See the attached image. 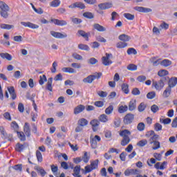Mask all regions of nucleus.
<instances>
[{
    "mask_svg": "<svg viewBox=\"0 0 177 177\" xmlns=\"http://www.w3.org/2000/svg\"><path fill=\"white\" fill-rule=\"evenodd\" d=\"M131 133L128 129H124L119 131V136H121V138H123L120 142L121 146H127L129 144V142H131L129 136H131Z\"/></svg>",
    "mask_w": 177,
    "mask_h": 177,
    "instance_id": "obj_1",
    "label": "nucleus"
},
{
    "mask_svg": "<svg viewBox=\"0 0 177 177\" xmlns=\"http://www.w3.org/2000/svg\"><path fill=\"white\" fill-rule=\"evenodd\" d=\"M102 75H103L102 73H95V75H90L84 78L83 82H84V84H92L94 80H99Z\"/></svg>",
    "mask_w": 177,
    "mask_h": 177,
    "instance_id": "obj_2",
    "label": "nucleus"
},
{
    "mask_svg": "<svg viewBox=\"0 0 177 177\" xmlns=\"http://www.w3.org/2000/svg\"><path fill=\"white\" fill-rule=\"evenodd\" d=\"M99 168V160H93L91 162L90 165H87L84 167L86 172H92L94 169H97Z\"/></svg>",
    "mask_w": 177,
    "mask_h": 177,
    "instance_id": "obj_3",
    "label": "nucleus"
},
{
    "mask_svg": "<svg viewBox=\"0 0 177 177\" xmlns=\"http://www.w3.org/2000/svg\"><path fill=\"white\" fill-rule=\"evenodd\" d=\"M164 81H165V78L163 77L158 82H153L152 86L156 89V91H161L164 86H165V84L164 83Z\"/></svg>",
    "mask_w": 177,
    "mask_h": 177,
    "instance_id": "obj_4",
    "label": "nucleus"
},
{
    "mask_svg": "<svg viewBox=\"0 0 177 177\" xmlns=\"http://www.w3.org/2000/svg\"><path fill=\"white\" fill-rule=\"evenodd\" d=\"M106 56L102 57V64L104 66H110V64H113V61L110 59L111 57H113V54L111 53H106Z\"/></svg>",
    "mask_w": 177,
    "mask_h": 177,
    "instance_id": "obj_5",
    "label": "nucleus"
},
{
    "mask_svg": "<svg viewBox=\"0 0 177 177\" xmlns=\"http://www.w3.org/2000/svg\"><path fill=\"white\" fill-rule=\"evenodd\" d=\"M133 120H135V115L127 113L123 119V122L125 125H129V124H132Z\"/></svg>",
    "mask_w": 177,
    "mask_h": 177,
    "instance_id": "obj_6",
    "label": "nucleus"
},
{
    "mask_svg": "<svg viewBox=\"0 0 177 177\" xmlns=\"http://www.w3.org/2000/svg\"><path fill=\"white\" fill-rule=\"evenodd\" d=\"M28 147V144L27 142H25L24 144H21L20 142L17 143L15 145V150L18 153H21V151H24L25 149Z\"/></svg>",
    "mask_w": 177,
    "mask_h": 177,
    "instance_id": "obj_7",
    "label": "nucleus"
},
{
    "mask_svg": "<svg viewBox=\"0 0 177 177\" xmlns=\"http://www.w3.org/2000/svg\"><path fill=\"white\" fill-rule=\"evenodd\" d=\"M100 140H102V138L97 135L91 138L90 143L92 149H96L97 147V142H100Z\"/></svg>",
    "mask_w": 177,
    "mask_h": 177,
    "instance_id": "obj_8",
    "label": "nucleus"
},
{
    "mask_svg": "<svg viewBox=\"0 0 177 177\" xmlns=\"http://www.w3.org/2000/svg\"><path fill=\"white\" fill-rule=\"evenodd\" d=\"M8 92L10 93L11 99L12 100H16L17 98V94H16V90L13 86L7 87Z\"/></svg>",
    "mask_w": 177,
    "mask_h": 177,
    "instance_id": "obj_9",
    "label": "nucleus"
},
{
    "mask_svg": "<svg viewBox=\"0 0 177 177\" xmlns=\"http://www.w3.org/2000/svg\"><path fill=\"white\" fill-rule=\"evenodd\" d=\"M98 8L101 10H106L107 9L113 8V3L110 2L101 3L98 4Z\"/></svg>",
    "mask_w": 177,
    "mask_h": 177,
    "instance_id": "obj_10",
    "label": "nucleus"
},
{
    "mask_svg": "<svg viewBox=\"0 0 177 177\" xmlns=\"http://www.w3.org/2000/svg\"><path fill=\"white\" fill-rule=\"evenodd\" d=\"M21 26H24V27H28V28H32V30H37V28H39V26L32 24L30 21L28 22H24L22 21L21 22Z\"/></svg>",
    "mask_w": 177,
    "mask_h": 177,
    "instance_id": "obj_11",
    "label": "nucleus"
},
{
    "mask_svg": "<svg viewBox=\"0 0 177 177\" xmlns=\"http://www.w3.org/2000/svg\"><path fill=\"white\" fill-rule=\"evenodd\" d=\"M90 125H91L93 132H96L99 125H100V122L97 119H94L90 122Z\"/></svg>",
    "mask_w": 177,
    "mask_h": 177,
    "instance_id": "obj_12",
    "label": "nucleus"
},
{
    "mask_svg": "<svg viewBox=\"0 0 177 177\" xmlns=\"http://www.w3.org/2000/svg\"><path fill=\"white\" fill-rule=\"evenodd\" d=\"M68 8L70 9H75V8H78L79 9H85L86 6L85 4L82 2H75L68 6Z\"/></svg>",
    "mask_w": 177,
    "mask_h": 177,
    "instance_id": "obj_13",
    "label": "nucleus"
},
{
    "mask_svg": "<svg viewBox=\"0 0 177 177\" xmlns=\"http://www.w3.org/2000/svg\"><path fill=\"white\" fill-rule=\"evenodd\" d=\"M125 176H129L131 175H139V170L138 169H126L124 171Z\"/></svg>",
    "mask_w": 177,
    "mask_h": 177,
    "instance_id": "obj_14",
    "label": "nucleus"
},
{
    "mask_svg": "<svg viewBox=\"0 0 177 177\" xmlns=\"http://www.w3.org/2000/svg\"><path fill=\"white\" fill-rule=\"evenodd\" d=\"M50 35L54 37V38H58V39H63V38H67V34H63L60 33L59 32L55 31H51Z\"/></svg>",
    "mask_w": 177,
    "mask_h": 177,
    "instance_id": "obj_15",
    "label": "nucleus"
},
{
    "mask_svg": "<svg viewBox=\"0 0 177 177\" xmlns=\"http://www.w3.org/2000/svg\"><path fill=\"white\" fill-rule=\"evenodd\" d=\"M51 23H54L55 26H59L63 27V26H67V21L64 20H59L57 19H51Z\"/></svg>",
    "mask_w": 177,
    "mask_h": 177,
    "instance_id": "obj_16",
    "label": "nucleus"
},
{
    "mask_svg": "<svg viewBox=\"0 0 177 177\" xmlns=\"http://www.w3.org/2000/svg\"><path fill=\"white\" fill-rule=\"evenodd\" d=\"M135 10L137 12H140L141 13H150L151 12V8H147L145 7L136 6L134 8Z\"/></svg>",
    "mask_w": 177,
    "mask_h": 177,
    "instance_id": "obj_17",
    "label": "nucleus"
},
{
    "mask_svg": "<svg viewBox=\"0 0 177 177\" xmlns=\"http://www.w3.org/2000/svg\"><path fill=\"white\" fill-rule=\"evenodd\" d=\"M176 84H177V77H173L169 80V82H168L169 88H171L172 89V88H175V86H176Z\"/></svg>",
    "mask_w": 177,
    "mask_h": 177,
    "instance_id": "obj_18",
    "label": "nucleus"
},
{
    "mask_svg": "<svg viewBox=\"0 0 177 177\" xmlns=\"http://www.w3.org/2000/svg\"><path fill=\"white\" fill-rule=\"evenodd\" d=\"M85 110V106L82 104H79L76 107H75L73 110L74 114H80V113H82Z\"/></svg>",
    "mask_w": 177,
    "mask_h": 177,
    "instance_id": "obj_19",
    "label": "nucleus"
},
{
    "mask_svg": "<svg viewBox=\"0 0 177 177\" xmlns=\"http://www.w3.org/2000/svg\"><path fill=\"white\" fill-rule=\"evenodd\" d=\"M172 92V88L167 86L162 93V97L165 99H168L171 96V93Z\"/></svg>",
    "mask_w": 177,
    "mask_h": 177,
    "instance_id": "obj_20",
    "label": "nucleus"
},
{
    "mask_svg": "<svg viewBox=\"0 0 177 177\" xmlns=\"http://www.w3.org/2000/svg\"><path fill=\"white\" fill-rule=\"evenodd\" d=\"M52 84H53V77H50L48 80V82L46 86V89L49 91V92H53V87L52 86Z\"/></svg>",
    "mask_w": 177,
    "mask_h": 177,
    "instance_id": "obj_21",
    "label": "nucleus"
},
{
    "mask_svg": "<svg viewBox=\"0 0 177 177\" xmlns=\"http://www.w3.org/2000/svg\"><path fill=\"white\" fill-rule=\"evenodd\" d=\"M77 32L79 35H80V37H83V38H84L86 41H89V36L91 35L90 32L86 33L85 31L82 30H78Z\"/></svg>",
    "mask_w": 177,
    "mask_h": 177,
    "instance_id": "obj_22",
    "label": "nucleus"
},
{
    "mask_svg": "<svg viewBox=\"0 0 177 177\" xmlns=\"http://www.w3.org/2000/svg\"><path fill=\"white\" fill-rule=\"evenodd\" d=\"M167 162L166 161H164L163 162H156L154 165V167L156 169H165L166 168V165H167Z\"/></svg>",
    "mask_w": 177,
    "mask_h": 177,
    "instance_id": "obj_23",
    "label": "nucleus"
},
{
    "mask_svg": "<svg viewBox=\"0 0 177 177\" xmlns=\"http://www.w3.org/2000/svg\"><path fill=\"white\" fill-rule=\"evenodd\" d=\"M24 131L25 133V135L26 136L30 137L31 135V129H30V124L26 122L24 128Z\"/></svg>",
    "mask_w": 177,
    "mask_h": 177,
    "instance_id": "obj_24",
    "label": "nucleus"
},
{
    "mask_svg": "<svg viewBox=\"0 0 177 177\" xmlns=\"http://www.w3.org/2000/svg\"><path fill=\"white\" fill-rule=\"evenodd\" d=\"M119 39L120 41H122V42H129V41H131V37L128 35L122 34L119 35Z\"/></svg>",
    "mask_w": 177,
    "mask_h": 177,
    "instance_id": "obj_25",
    "label": "nucleus"
},
{
    "mask_svg": "<svg viewBox=\"0 0 177 177\" xmlns=\"http://www.w3.org/2000/svg\"><path fill=\"white\" fill-rule=\"evenodd\" d=\"M94 30H96L97 31H99L100 32H104V31H106V28H104L103 26L99 24H95L93 25Z\"/></svg>",
    "mask_w": 177,
    "mask_h": 177,
    "instance_id": "obj_26",
    "label": "nucleus"
},
{
    "mask_svg": "<svg viewBox=\"0 0 177 177\" xmlns=\"http://www.w3.org/2000/svg\"><path fill=\"white\" fill-rule=\"evenodd\" d=\"M136 109V100H131L129 103V111H133Z\"/></svg>",
    "mask_w": 177,
    "mask_h": 177,
    "instance_id": "obj_27",
    "label": "nucleus"
},
{
    "mask_svg": "<svg viewBox=\"0 0 177 177\" xmlns=\"http://www.w3.org/2000/svg\"><path fill=\"white\" fill-rule=\"evenodd\" d=\"M98 120L100 122L106 124V122H109V116L104 113L99 116Z\"/></svg>",
    "mask_w": 177,
    "mask_h": 177,
    "instance_id": "obj_28",
    "label": "nucleus"
},
{
    "mask_svg": "<svg viewBox=\"0 0 177 177\" xmlns=\"http://www.w3.org/2000/svg\"><path fill=\"white\" fill-rule=\"evenodd\" d=\"M10 10V8L9 7V6H8L6 3L2 1H0V12H2L3 10Z\"/></svg>",
    "mask_w": 177,
    "mask_h": 177,
    "instance_id": "obj_29",
    "label": "nucleus"
},
{
    "mask_svg": "<svg viewBox=\"0 0 177 177\" xmlns=\"http://www.w3.org/2000/svg\"><path fill=\"white\" fill-rule=\"evenodd\" d=\"M149 145H153L152 147V150H158L161 147V144L159 141H154L149 142Z\"/></svg>",
    "mask_w": 177,
    "mask_h": 177,
    "instance_id": "obj_30",
    "label": "nucleus"
},
{
    "mask_svg": "<svg viewBox=\"0 0 177 177\" xmlns=\"http://www.w3.org/2000/svg\"><path fill=\"white\" fill-rule=\"evenodd\" d=\"M0 56L2 59H6V60H8L9 62L12 59V55L8 53H0Z\"/></svg>",
    "mask_w": 177,
    "mask_h": 177,
    "instance_id": "obj_31",
    "label": "nucleus"
},
{
    "mask_svg": "<svg viewBox=\"0 0 177 177\" xmlns=\"http://www.w3.org/2000/svg\"><path fill=\"white\" fill-rule=\"evenodd\" d=\"M118 113H120V114H124V113H127V111H128V106L127 105H121L118 107Z\"/></svg>",
    "mask_w": 177,
    "mask_h": 177,
    "instance_id": "obj_32",
    "label": "nucleus"
},
{
    "mask_svg": "<svg viewBox=\"0 0 177 177\" xmlns=\"http://www.w3.org/2000/svg\"><path fill=\"white\" fill-rule=\"evenodd\" d=\"M88 120L85 118H81L77 122V125L80 127H86L88 125Z\"/></svg>",
    "mask_w": 177,
    "mask_h": 177,
    "instance_id": "obj_33",
    "label": "nucleus"
},
{
    "mask_svg": "<svg viewBox=\"0 0 177 177\" xmlns=\"http://www.w3.org/2000/svg\"><path fill=\"white\" fill-rule=\"evenodd\" d=\"M122 91L125 93L126 95H128L129 93V85L128 84L124 83L121 86Z\"/></svg>",
    "mask_w": 177,
    "mask_h": 177,
    "instance_id": "obj_34",
    "label": "nucleus"
},
{
    "mask_svg": "<svg viewBox=\"0 0 177 177\" xmlns=\"http://www.w3.org/2000/svg\"><path fill=\"white\" fill-rule=\"evenodd\" d=\"M35 169L38 172V174H40L41 176L44 177L46 175V171L45 169H42L39 166H37Z\"/></svg>",
    "mask_w": 177,
    "mask_h": 177,
    "instance_id": "obj_35",
    "label": "nucleus"
},
{
    "mask_svg": "<svg viewBox=\"0 0 177 177\" xmlns=\"http://www.w3.org/2000/svg\"><path fill=\"white\" fill-rule=\"evenodd\" d=\"M0 28H1L2 30H11V28H15V26L6 24H0Z\"/></svg>",
    "mask_w": 177,
    "mask_h": 177,
    "instance_id": "obj_36",
    "label": "nucleus"
},
{
    "mask_svg": "<svg viewBox=\"0 0 177 177\" xmlns=\"http://www.w3.org/2000/svg\"><path fill=\"white\" fill-rule=\"evenodd\" d=\"M113 111H114V106L109 105L105 109V114H106V115H110V114L113 113Z\"/></svg>",
    "mask_w": 177,
    "mask_h": 177,
    "instance_id": "obj_37",
    "label": "nucleus"
},
{
    "mask_svg": "<svg viewBox=\"0 0 177 177\" xmlns=\"http://www.w3.org/2000/svg\"><path fill=\"white\" fill-rule=\"evenodd\" d=\"M60 3H62L60 0H53L50 3V6L51 8H58V6H60Z\"/></svg>",
    "mask_w": 177,
    "mask_h": 177,
    "instance_id": "obj_38",
    "label": "nucleus"
},
{
    "mask_svg": "<svg viewBox=\"0 0 177 177\" xmlns=\"http://www.w3.org/2000/svg\"><path fill=\"white\" fill-rule=\"evenodd\" d=\"M171 64H172V62H171V60H169V59H163L160 62V65L163 66V67H169V66H171Z\"/></svg>",
    "mask_w": 177,
    "mask_h": 177,
    "instance_id": "obj_39",
    "label": "nucleus"
},
{
    "mask_svg": "<svg viewBox=\"0 0 177 177\" xmlns=\"http://www.w3.org/2000/svg\"><path fill=\"white\" fill-rule=\"evenodd\" d=\"M17 133L19 140H21V142H25L26 134H24L23 131H17Z\"/></svg>",
    "mask_w": 177,
    "mask_h": 177,
    "instance_id": "obj_40",
    "label": "nucleus"
},
{
    "mask_svg": "<svg viewBox=\"0 0 177 177\" xmlns=\"http://www.w3.org/2000/svg\"><path fill=\"white\" fill-rule=\"evenodd\" d=\"M62 71L63 73H69L70 74H74V73H75V70L70 67L62 68Z\"/></svg>",
    "mask_w": 177,
    "mask_h": 177,
    "instance_id": "obj_41",
    "label": "nucleus"
},
{
    "mask_svg": "<svg viewBox=\"0 0 177 177\" xmlns=\"http://www.w3.org/2000/svg\"><path fill=\"white\" fill-rule=\"evenodd\" d=\"M36 158L38 162H42L44 161V158L42 157V153L39 150L36 151Z\"/></svg>",
    "mask_w": 177,
    "mask_h": 177,
    "instance_id": "obj_42",
    "label": "nucleus"
},
{
    "mask_svg": "<svg viewBox=\"0 0 177 177\" xmlns=\"http://www.w3.org/2000/svg\"><path fill=\"white\" fill-rule=\"evenodd\" d=\"M73 172H74V174H73V176H80V172H81V166L80 165L75 166L74 167Z\"/></svg>",
    "mask_w": 177,
    "mask_h": 177,
    "instance_id": "obj_43",
    "label": "nucleus"
},
{
    "mask_svg": "<svg viewBox=\"0 0 177 177\" xmlns=\"http://www.w3.org/2000/svg\"><path fill=\"white\" fill-rule=\"evenodd\" d=\"M89 160H91V156L88 155V152H84V154L82 158V160L84 161L85 164H88V162H89Z\"/></svg>",
    "mask_w": 177,
    "mask_h": 177,
    "instance_id": "obj_44",
    "label": "nucleus"
},
{
    "mask_svg": "<svg viewBox=\"0 0 177 177\" xmlns=\"http://www.w3.org/2000/svg\"><path fill=\"white\" fill-rule=\"evenodd\" d=\"M10 10H3V11H0V15L3 19H8V17H9V11Z\"/></svg>",
    "mask_w": 177,
    "mask_h": 177,
    "instance_id": "obj_45",
    "label": "nucleus"
},
{
    "mask_svg": "<svg viewBox=\"0 0 177 177\" xmlns=\"http://www.w3.org/2000/svg\"><path fill=\"white\" fill-rule=\"evenodd\" d=\"M146 107H147L146 103L141 102L138 107V110L140 113H142L144 110H146Z\"/></svg>",
    "mask_w": 177,
    "mask_h": 177,
    "instance_id": "obj_46",
    "label": "nucleus"
},
{
    "mask_svg": "<svg viewBox=\"0 0 177 177\" xmlns=\"http://www.w3.org/2000/svg\"><path fill=\"white\" fill-rule=\"evenodd\" d=\"M127 46H128V44L122 41H119L116 44V47L118 49H122L124 48H127Z\"/></svg>",
    "mask_w": 177,
    "mask_h": 177,
    "instance_id": "obj_47",
    "label": "nucleus"
},
{
    "mask_svg": "<svg viewBox=\"0 0 177 177\" xmlns=\"http://www.w3.org/2000/svg\"><path fill=\"white\" fill-rule=\"evenodd\" d=\"M48 81V79L46 78V75H43L42 76H39V85H44L45 82Z\"/></svg>",
    "mask_w": 177,
    "mask_h": 177,
    "instance_id": "obj_48",
    "label": "nucleus"
},
{
    "mask_svg": "<svg viewBox=\"0 0 177 177\" xmlns=\"http://www.w3.org/2000/svg\"><path fill=\"white\" fill-rule=\"evenodd\" d=\"M168 74H169V73L165 69H162L158 72L159 77H165V75H168Z\"/></svg>",
    "mask_w": 177,
    "mask_h": 177,
    "instance_id": "obj_49",
    "label": "nucleus"
},
{
    "mask_svg": "<svg viewBox=\"0 0 177 177\" xmlns=\"http://www.w3.org/2000/svg\"><path fill=\"white\" fill-rule=\"evenodd\" d=\"M104 136L109 140H111V139L113 138V134L111 133V131L106 130L104 131Z\"/></svg>",
    "mask_w": 177,
    "mask_h": 177,
    "instance_id": "obj_50",
    "label": "nucleus"
},
{
    "mask_svg": "<svg viewBox=\"0 0 177 177\" xmlns=\"http://www.w3.org/2000/svg\"><path fill=\"white\" fill-rule=\"evenodd\" d=\"M146 145H147V140L146 139L141 140L137 143L138 147H145Z\"/></svg>",
    "mask_w": 177,
    "mask_h": 177,
    "instance_id": "obj_51",
    "label": "nucleus"
},
{
    "mask_svg": "<svg viewBox=\"0 0 177 177\" xmlns=\"http://www.w3.org/2000/svg\"><path fill=\"white\" fill-rule=\"evenodd\" d=\"M127 70L129 71H136V70H138V66L133 64H130L127 66Z\"/></svg>",
    "mask_w": 177,
    "mask_h": 177,
    "instance_id": "obj_52",
    "label": "nucleus"
},
{
    "mask_svg": "<svg viewBox=\"0 0 177 177\" xmlns=\"http://www.w3.org/2000/svg\"><path fill=\"white\" fill-rule=\"evenodd\" d=\"M79 49L81 50H89V46L86 44H80L78 45Z\"/></svg>",
    "mask_w": 177,
    "mask_h": 177,
    "instance_id": "obj_53",
    "label": "nucleus"
},
{
    "mask_svg": "<svg viewBox=\"0 0 177 177\" xmlns=\"http://www.w3.org/2000/svg\"><path fill=\"white\" fill-rule=\"evenodd\" d=\"M145 123L143 122H140L138 123V124L137 125V129L138 131H140V132H142L143 131H145Z\"/></svg>",
    "mask_w": 177,
    "mask_h": 177,
    "instance_id": "obj_54",
    "label": "nucleus"
},
{
    "mask_svg": "<svg viewBox=\"0 0 177 177\" xmlns=\"http://www.w3.org/2000/svg\"><path fill=\"white\" fill-rule=\"evenodd\" d=\"M154 130L156 132H160V131H162V125L160 123H156L154 124Z\"/></svg>",
    "mask_w": 177,
    "mask_h": 177,
    "instance_id": "obj_55",
    "label": "nucleus"
},
{
    "mask_svg": "<svg viewBox=\"0 0 177 177\" xmlns=\"http://www.w3.org/2000/svg\"><path fill=\"white\" fill-rule=\"evenodd\" d=\"M159 138H160V136L158 134H156V133H154V134L149 138V143L151 142H156V141L158 140Z\"/></svg>",
    "mask_w": 177,
    "mask_h": 177,
    "instance_id": "obj_56",
    "label": "nucleus"
},
{
    "mask_svg": "<svg viewBox=\"0 0 177 177\" xmlns=\"http://www.w3.org/2000/svg\"><path fill=\"white\" fill-rule=\"evenodd\" d=\"M124 17H125V19H127V20H133V19H135V15L131 13H124Z\"/></svg>",
    "mask_w": 177,
    "mask_h": 177,
    "instance_id": "obj_57",
    "label": "nucleus"
},
{
    "mask_svg": "<svg viewBox=\"0 0 177 177\" xmlns=\"http://www.w3.org/2000/svg\"><path fill=\"white\" fill-rule=\"evenodd\" d=\"M12 168L15 171H19V172H21L23 171V165L21 164L15 165L14 167H12Z\"/></svg>",
    "mask_w": 177,
    "mask_h": 177,
    "instance_id": "obj_58",
    "label": "nucleus"
},
{
    "mask_svg": "<svg viewBox=\"0 0 177 177\" xmlns=\"http://www.w3.org/2000/svg\"><path fill=\"white\" fill-rule=\"evenodd\" d=\"M84 17H86V19H93L95 17V15L92 12H84L83 14Z\"/></svg>",
    "mask_w": 177,
    "mask_h": 177,
    "instance_id": "obj_59",
    "label": "nucleus"
},
{
    "mask_svg": "<svg viewBox=\"0 0 177 177\" xmlns=\"http://www.w3.org/2000/svg\"><path fill=\"white\" fill-rule=\"evenodd\" d=\"M127 55H138V51L133 48H130L127 50Z\"/></svg>",
    "mask_w": 177,
    "mask_h": 177,
    "instance_id": "obj_60",
    "label": "nucleus"
},
{
    "mask_svg": "<svg viewBox=\"0 0 177 177\" xmlns=\"http://www.w3.org/2000/svg\"><path fill=\"white\" fill-rule=\"evenodd\" d=\"M160 110V107H158V106L153 104L151 106V111H152V113H153V114H156V113H157V111H159Z\"/></svg>",
    "mask_w": 177,
    "mask_h": 177,
    "instance_id": "obj_61",
    "label": "nucleus"
},
{
    "mask_svg": "<svg viewBox=\"0 0 177 177\" xmlns=\"http://www.w3.org/2000/svg\"><path fill=\"white\" fill-rule=\"evenodd\" d=\"M10 127L15 131H17L19 129V124H17V122L16 121L12 122L11 124H10Z\"/></svg>",
    "mask_w": 177,
    "mask_h": 177,
    "instance_id": "obj_62",
    "label": "nucleus"
},
{
    "mask_svg": "<svg viewBox=\"0 0 177 177\" xmlns=\"http://www.w3.org/2000/svg\"><path fill=\"white\" fill-rule=\"evenodd\" d=\"M147 99H154V97H156V92L152 91V92H149L147 94Z\"/></svg>",
    "mask_w": 177,
    "mask_h": 177,
    "instance_id": "obj_63",
    "label": "nucleus"
},
{
    "mask_svg": "<svg viewBox=\"0 0 177 177\" xmlns=\"http://www.w3.org/2000/svg\"><path fill=\"white\" fill-rule=\"evenodd\" d=\"M97 95L100 97H107V92L106 91H100L97 92Z\"/></svg>",
    "mask_w": 177,
    "mask_h": 177,
    "instance_id": "obj_64",
    "label": "nucleus"
}]
</instances>
